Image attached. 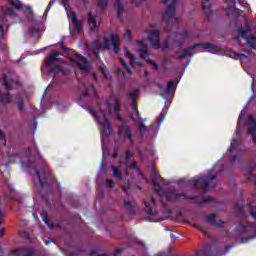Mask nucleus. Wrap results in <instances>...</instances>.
Masks as SVG:
<instances>
[{
	"label": "nucleus",
	"instance_id": "25",
	"mask_svg": "<svg viewBox=\"0 0 256 256\" xmlns=\"http://www.w3.org/2000/svg\"><path fill=\"white\" fill-rule=\"evenodd\" d=\"M97 5L101 11H105L109 7V0H98Z\"/></svg>",
	"mask_w": 256,
	"mask_h": 256
},
{
	"label": "nucleus",
	"instance_id": "26",
	"mask_svg": "<svg viewBox=\"0 0 256 256\" xmlns=\"http://www.w3.org/2000/svg\"><path fill=\"white\" fill-rule=\"evenodd\" d=\"M215 219H217V216L215 214H209L205 216V221L213 226L215 225Z\"/></svg>",
	"mask_w": 256,
	"mask_h": 256
},
{
	"label": "nucleus",
	"instance_id": "55",
	"mask_svg": "<svg viewBox=\"0 0 256 256\" xmlns=\"http://www.w3.org/2000/svg\"><path fill=\"white\" fill-rule=\"evenodd\" d=\"M130 65L131 67H135V65H137V59L135 57L133 59H130Z\"/></svg>",
	"mask_w": 256,
	"mask_h": 256
},
{
	"label": "nucleus",
	"instance_id": "8",
	"mask_svg": "<svg viewBox=\"0 0 256 256\" xmlns=\"http://www.w3.org/2000/svg\"><path fill=\"white\" fill-rule=\"evenodd\" d=\"M176 5L177 0H172L170 5L168 6V9L163 14L162 21L163 23H166V25H169V23H171V21L175 19Z\"/></svg>",
	"mask_w": 256,
	"mask_h": 256
},
{
	"label": "nucleus",
	"instance_id": "58",
	"mask_svg": "<svg viewBox=\"0 0 256 256\" xmlns=\"http://www.w3.org/2000/svg\"><path fill=\"white\" fill-rule=\"evenodd\" d=\"M116 117H117L118 121H120L121 123H125V121L123 120V117H121V114L117 113Z\"/></svg>",
	"mask_w": 256,
	"mask_h": 256
},
{
	"label": "nucleus",
	"instance_id": "37",
	"mask_svg": "<svg viewBox=\"0 0 256 256\" xmlns=\"http://www.w3.org/2000/svg\"><path fill=\"white\" fill-rule=\"evenodd\" d=\"M66 1H69V0H66ZM57 3V0H51L48 4V6L46 7V10L44 12V15H48L49 14V11H51V7H53V5Z\"/></svg>",
	"mask_w": 256,
	"mask_h": 256
},
{
	"label": "nucleus",
	"instance_id": "32",
	"mask_svg": "<svg viewBox=\"0 0 256 256\" xmlns=\"http://www.w3.org/2000/svg\"><path fill=\"white\" fill-rule=\"evenodd\" d=\"M6 211L0 208V225L3 224V219H5ZM3 237V229H0V238Z\"/></svg>",
	"mask_w": 256,
	"mask_h": 256
},
{
	"label": "nucleus",
	"instance_id": "56",
	"mask_svg": "<svg viewBox=\"0 0 256 256\" xmlns=\"http://www.w3.org/2000/svg\"><path fill=\"white\" fill-rule=\"evenodd\" d=\"M143 1L145 0H132V3H134V5H141Z\"/></svg>",
	"mask_w": 256,
	"mask_h": 256
},
{
	"label": "nucleus",
	"instance_id": "28",
	"mask_svg": "<svg viewBox=\"0 0 256 256\" xmlns=\"http://www.w3.org/2000/svg\"><path fill=\"white\" fill-rule=\"evenodd\" d=\"M124 207L127 209L128 213L133 214L135 211L133 210V204L129 200H124Z\"/></svg>",
	"mask_w": 256,
	"mask_h": 256
},
{
	"label": "nucleus",
	"instance_id": "41",
	"mask_svg": "<svg viewBox=\"0 0 256 256\" xmlns=\"http://www.w3.org/2000/svg\"><path fill=\"white\" fill-rule=\"evenodd\" d=\"M139 131L141 133H145V131H147V126L145 125V123L143 122V120H141L139 122Z\"/></svg>",
	"mask_w": 256,
	"mask_h": 256
},
{
	"label": "nucleus",
	"instance_id": "23",
	"mask_svg": "<svg viewBox=\"0 0 256 256\" xmlns=\"http://www.w3.org/2000/svg\"><path fill=\"white\" fill-rule=\"evenodd\" d=\"M110 169H111L114 177H116V179H123V173H121V171H119V169H117V167H115V165H111Z\"/></svg>",
	"mask_w": 256,
	"mask_h": 256
},
{
	"label": "nucleus",
	"instance_id": "62",
	"mask_svg": "<svg viewBox=\"0 0 256 256\" xmlns=\"http://www.w3.org/2000/svg\"><path fill=\"white\" fill-rule=\"evenodd\" d=\"M89 111H90L91 115H93V117H97V115H98L97 111H95L91 108L89 109Z\"/></svg>",
	"mask_w": 256,
	"mask_h": 256
},
{
	"label": "nucleus",
	"instance_id": "34",
	"mask_svg": "<svg viewBox=\"0 0 256 256\" xmlns=\"http://www.w3.org/2000/svg\"><path fill=\"white\" fill-rule=\"evenodd\" d=\"M144 205L146 207L147 215H151V216L155 215V211H153V209L151 208V204L149 202L144 201Z\"/></svg>",
	"mask_w": 256,
	"mask_h": 256
},
{
	"label": "nucleus",
	"instance_id": "39",
	"mask_svg": "<svg viewBox=\"0 0 256 256\" xmlns=\"http://www.w3.org/2000/svg\"><path fill=\"white\" fill-rule=\"evenodd\" d=\"M136 45H139L140 48L138 49H147V44H145V41L143 39L141 40H135Z\"/></svg>",
	"mask_w": 256,
	"mask_h": 256
},
{
	"label": "nucleus",
	"instance_id": "53",
	"mask_svg": "<svg viewBox=\"0 0 256 256\" xmlns=\"http://www.w3.org/2000/svg\"><path fill=\"white\" fill-rule=\"evenodd\" d=\"M115 102H116V104H115V106H114V113H119V103L117 102V99H115Z\"/></svg>",
	"mask_w": 256,
	"mask_h": 256
},
{
	"label": "nucleus",
	"instance_id": "50",
	"mask_svg": "<svg viewBox=\"0 0 256 256\" xmlns=\"http://www.w3.org/2000/svg\"><path fill=\"white\" fill-rule=\"evenodd\" d=\"M99 71L103 74L104 79H107V72L105 71V68L103 66L99 67Z\"/></svg>",
	"mask_w": 256,
	"mask_h": 256
},
{
	"label": "nucleus",
	"instance_id": "43",
	"mask_svg": "<svg viewBox=\"0 0 256 256\" xmlns=\"http://www.w3.org/2000/svg\"><path fill=\"white\" fill-rule=\"evenodd\" d=\"M225 225V220L220 219L219 221L215 220V224L213 227H223Z\"/></svg>",
	"mask_w": 256,
	"mask_h": 256
},
{
	"label": "nucleus",
	"instance_id": "44",
	"mask_svg": "<svg viewBox=\"0 0 256 256\" xmlns=\"http://www.w3.org/2000/svg\"><path fill=\"white\" fill-rule=\"evenodd\" d=\"M237 159H238V161H241V159H242V156L241 155H234V156H232L231 158H230V163H235V161H237Z\"/></svg>",
	"mask_w": 256,
	"mask_h": 256
},
{
	"label": "nucleus",
	"instance_id": "11",
	"mask_svg": "<svg viewBox=\"0 0 256 256\" xmlns=\"http://www.w3.org/2000/svg\"><path fill=\"white\" fill-rule=\"evenodd\" d=\"M70 15H71L73 31L76 32V35H79V33H81V31L83 30V21L77 18V14L75 12H71Z\"/></svg>",
	"mask_w": 256,
	"mask_h": 256
},
{
	"label": "nucleus",
	"instance_id": "46",
	"mask_svg": "<svg viewBox=\"0 0 256 256\" xmlns=\"http://www.w3.org/2000/svg\"><path fill=\"white\" fill-rule=\"evenodd\" d=\"M238 231H247V226L243 225V223H239L237 226Z\"/></svg>",
	"mask_w": 256,
	"mask_h": 256
},
{
	"label": "nucleus",
	"instance_id": "33",
	"mask_svg": "<svg viewBox=\"0 0 256 256\" xmlns=\"http://www.w3.org/2000/svg\"><path fill=\"white\" fill-rule=\"evenodd\" d=\"M110 43L111 45H119V36L110 33Z\"/></svg>",
	"mask_w": 256,
	"mask_h": 256
},
{
	"label": "nucleus",
	"instance_id": "57",
	"mask_svg": "<svg viewBox=\"0 0 256 256\" xmlns=\"http://www.w3.org/2000/svg\"><path fill=\"white\" fill-rule=\"evenodd\" d=\"M107 185H109V187H113V185H115V181L113 180H106Z\"/></svg>",
	"mask_w": 256,
	"mask_h": 256
},
{
	"label": "nucleus",
	"instance_id": "31",
	"mask_svg": "<svg viewBox=\"0 0 256 256\" xmlns=\"http://www.w3.org/2000/svg\"><path fill=\"white\" fill-rule=\"evenodd\" d=\"M10 5L17 11H21V9H23V4L21 3V1H10Z\"/></svg>",
	"mask_w": 256,
	"mask_h": 256
},
{
	"label": "nucleus",
	"instance_id": "20",
	"mask_svg": "<svg viewBox=\"0 0 256 256\" xmlns=\"http://www.w3.org/2000/svg\"><path fill=\"white\" fill-rule=\"evenodd\" d=\"M13 97L16 99V103L18 105V111H25V103L23 101V98L19 96V94L13 95Z\"/></svg>",
	"mask_w": 256,
	"mask_h": 256
},
{
	"label": "nucleus",
	"instance_id": "15",
	"mask_svg": "<svg viewBox=\"0 0 256 256\" xmlns=\"http://www.w3.org/2000/svg\"><path fill=\"white\" fill-rule=\"evenodd\" d=\"M88 25H90V31H95L97 29V17L93 15V12L89 11L87 13Z\"/></svg>",
	"mask_w": 256,
	"mask_h": 256
},
{
	"label": "nucleus",
	"instance_id": "54",
	"mask_svg": "<svg viewBox=\"0 0 256 256\" xmlns=\"http://www.w3.org/2000/svg\"><path fill=\"white\" fill-rule=\"evenodd\" d=\"M151 179H152V183H153V179H155V181H157V179H159V173L154 172V173L152 174Z\"/></svg>",
	"mask_w": 256,
	"mask_h": 256
},
{
	"label": "nucleus",
	"instance_id": "51",
	"mask_svg": "<svg viewBox=\"0 0 256 256\" xmlns=\"http://www.w3.org/2000/svg\"><path fill=\"white\" fill-rule=\"evenodd\" d=\"M112 47L115 53H119L120 51L119 44H112Z\"/></svg>",
	"mask_w": 256,
	"mask_h": 256
},
{
	"label": "nucleus",
	"instance_id": "47",
	"mask_svg": "<svg viewBox=\"0 0 256 256\" xmlns=\"http://www.w3.org/2000/svg\"><path fill=\"white\" fill-rule=\"evenodd\" d=\"M125 55L130 60L135 58V55H133L129 50H125Z\"/></svg>",
	"mask_w": 256,
	"mask_h": 256
},
{
	"label": "nucleus",
	"instance_id": "12",
	"mask_svg": "<svg viewBox=\"0 0 256 256\" xmlns=\"http://www.w3.org/2000/svg\"><path fill=\"white\" fill-rule=\"evenodd\" d=\"M59 51L52 50L51 54L47 56L44 66L45 67H51L54 63H59Z\"/></svg>",
	"mask_w": 256,
	"mask_h": 256
},
{
	"label": "nucleus",
	"instance_id": "64",
	"mask_svg": "<svg viewBox=\"0 0 256 256\" xmlns=\"http://www.w3.org/2000/svg\"><path fill=\"white\" fill-rule=\"evenodd\" d=\"M252 136V141L253 143L256 144V134H250Z\"/></svg>",
	"mask_w": 256,
	"mask_h": 256
},
{
	"label": "nucleus",
	"instance_id": "36",
	"mask_svg": "<svg viewBox=\"0 0 256 256\" xmlns=\"http://www.w3.org/2000/svg\"><path fill=\"white\" fill-rule=\"evenodd\" d=\"M146 63H148V65H152V67H154L155 71H159V64L155 61H153V59L148 58L146 59Z\"/></svg>",
	"mask_w": 256,
	"mask_h": 256
},
{
	"label": "nucleus",
	"instance_id": "24",
	"mask_svg": "<svg viewBox=\"0 0 256 256\" xmlns=\"http://www.w3.org/2000/svg\"><path fill=\"white\" fill-rule=\"evenodd\" d=\"M246 42L248 43L249 47H251V49L256 50V37L255 36H248L246 38Z\"/></svg>",
	"mask_w": 256,
	"mask_h": 256
},
{
	"label": "nucleus",
	"instance_id": "9",
	"mask_svg": "<svg viewBox=\"0 0 256 256\" xmlns=\"http://www.w3.org/2000/svg\"><path fill=\"white\" fill-rule=\"evenodd\" d=\"M118 136L123 137L124 139H129L130 144L135 145V139L133 138V130L131 129V126H127L125 123H122L118 130Z\"/></svg>",
	"mask_w": 256,
	"mask_h": 256
},
{
	"label": "nucleus",
	"instance_id": "4",
	"mask_svg": "<svg viewBox=\"0 0 256 256\" xmlns=\"http://www.w3.org/2000/svg\"><path fill=\"white\" fill-rule=\"evenodd\" d=\"M32 169L36 173L38 177V184H36V187H41L42 189H47V191H52L53 189V183H55V177L49 170L45 169L41 172L38 171L37 167L33 166Z\"/></svg>",
	"mask_w": 256,
	"mask_h": 256
},
{
	"label": "nucleus",
	"instance_id": "21",
	"mask_svg": "<svg viewBox=\"0 0 256 256\" xmlns=\"http://www.w3.org/2000/svg\"><path fill=\"white\" fill-rule=\"evenodd\" d=\"M41 218L43 223L49 227V229H53V223H51V220H49V216L47 215V212H42L41 213Z\"/></svg>",
	"mask_w": 256,
	"mask_h": 256
},
{
	"label": "nucleus",
	"instance_id": "3",
	"mask_svg": "<svg viewBox=\"0 0 256 256\" xmlns=\"http://www.w3.org/2000/svg\"><path fill=\"white\" fill-rule=\"evenodd\" d=\"M189 183H193L195 191H199V189L203 187V193H208L210 187L213 189L214 187H217V175H203L198 179L189 180Z\"/></svg>",
	"mask_w": 256,
	"mask_h": 256
},
{
	"label": "nucleus",
	"instance_id": "48",
	"mask_svg": "<svg viewBox=\"0 0 256 256\" xmlns=\"http://www.w3.org/2000/svg\"><path fill=\"white\" fill-rule=\"evenodd\" d=\"M124 38L127 37L128 41H131V30L130 29H126V32L123 36Z\"/></svg>",
	"mask_w": 256,
	"mask_h": 256
},
{
	"label": "nucleus",
	"instance_id": "40",
	"mask_svg": "<svg viewBox=\"0 0 256 256\" xmlns=\"http://www.w3.org/2000/svg\"><path fill=\"white\" fill-rule=\"evenodd\" d=\"M103 41V47L104 49H107V51H109V49H111V45L109 44V40H107L106 37L102 38Z\"/></svg>",
	"mask_w": 256,
	"mask_h": 256
},
{
	"label": "nucleus",
	"instance_id": "59",
	"mask_svg": "<svg viewBox=\"0 0 256 256\" xmlns=\"http://www.w3.org/2000/svg\"><path fill=\"white\" fill-rule=\"evenodd\" d=\"M11 199L14 200L15 203H19V204L23 203V201L21 200V198L11 197Z\"/></svg>",
	"mask_w": 256,
	"mask_h": 256
},
{
	"label": "nucleus",
	"instance_id": "29",
	"mask_svg": "<svg viewBox=\"0 0 256 256\" xmlns=\"http://www.w3.org/2000/svg\"><path fill=\"white\" fill-rule=\"evenodd\" d=\"M180 39L181 41H187V39H191V34H189V32L184 29L180 32Z\"/></svg>",
	"mask_w": 256,
	"mask_h": 256
},
{
	"label": "nucleus",
	"instance_id": "16",
	"mask_svg": "<svg viewBox=\"0 0 256 256\" xmlns=\"http://www.w3.org/2000/svg\"><path fill=\"white\" fill-rule=\"evenodd\" d=\"M247 125L249 127L248 130H247L248 135L256 134V120H255V117L249 116Z\"/></svg>",
	"mask_w": 256,
	"mask_h": 256
},
{
	"label": "nucleus",
	"instance_id": "42",
	"mask_svg": "<svg viewBox=\"0 0 256 256\" xmlns=\"http://www.w3.org/2000/svg\"><path fill=\"white\" fill-rule=\"evenodd\" d=\"M125 159H126V162L129 163V161H131V149H126V152H125Z\"/></svg>",
	"mask_w": 256,
	"mask_h": 256
},
{
	"label": "nucleus",
	"instance_id": "49",
	"mask_svg": "<svg viewBox=\"0 0 256 256\" xmlns=\"http://www.w3.org/2000/svg\"><path fill=\"white\" fill-rule=\"evenodd\" d=\"M131 107L133 109V111H137V100H131Z\"/></svg>",
	"mask_w": 256,
	"mask_h": 256
},
{
	"label": "nucleus",
	"instance_id": "10",
	"mask_svg": "<svg viewBox=\"0 0 256 256\" xmlns=\"http://www.w3.org/2000/svg\"><path fill=\"white\" fill-rule=\"evenodd\" d=\"M148 41L154 49H159L161 44H159V30H151L148 33Z\"/></svg>",
	"mask_w": 256,
	"mask_h": 256
},
{
	"label": "nucleus",
	"instance_id": "30",
	"mask_svg": "<svg viewBox=\"0 0 256 256\" xmlns=\"http://www.w3.org/2000/svg\"><path fill=\"white\" fill-rule=\"evenodd\" d=\"M127 97L131 99V101H134L139 97V89L132 90L129 94H127Z\"/></svg>",
	"mask_w": 256,
	"mask_h": 256
},
{
	"label": "nucleus",
	"instance_id": "5",
	"mask_svg": "<svg viewBox=\"0 0 256 256\" xmlns=\"http://www.w3.org/2000/svg\"><path fill=\"white\" fill-rule=\"evenodd\" d=\"M194 49H210L211 53H216V51H221V46H217L212 43H195L182 50L183 53L178 56L179 61H183V59L191 57V55H193L191 51H194Z\"/></svg>",
	"mask_w": 256,
	"mask_h": 256
},
{
	"label": "nucleus",
	"instance_id": "19",
	"mask_svg": "<svg viewBox=\"0 0 256 256\" xmlns=\"http://www.w3.org/2000/svg\"><path fill=\"white\" fill-rule=\"evenodd\" d=\"M153 185H154V191L155 193H157V195H161V197H163V195H165V190L163 189V187H161V185L159 184L158 181H156L155 179H153Z\"/></svg>",
	"mask_w": 256,
	"mask_h": 256
},
{
	"label": "nucleus",
	"instance_id": "52",
	"mask_svg": "<svg viewBox=\"0 0 256 256\" xmlns=\"http://www.w3.org/2000/svg\"><path fill=\"white\" fill-rule=\"evenodd\" d=\"M250 215L251 217H253V219H256V207L252 208V210L250 211Z\"/></svg>",
	"mask_w": 256,
	"mask_h": 256
},
{
	"label": "nucleus",
	"instance_id": "63",
	"mask_svg": "<svg viewBox=\"0 0 256 256\" xmlns=\"http://www.w3.org/2000/svg\"><path fill=\"white\" fill-rule=\"evenodd\" d=\"M0 139H2V141H5V133H3V130L0 129Z\"/></svg>",
	"mask_w": 256,
	"mask_h": 256
},
{
	"label": "nucleus",
	"instance_id": "6",
	"mask_svg": "<svg viewBox=\"0 0 256 256\" xmlns=\"http://www.w3.org/2000/svg\"><path fill=\"white\" fill-rule=\"evenodd\" d=\"M227 5L226 11H235V3L237 0H222ZM202 11L206 19H211L213 10L211 9V0H202Z\"/></svg>",
	"mask_w": 256,
	"mask_h": 256
},
{
	"label": "nucleus",
	"instance_id": "35",
	"mask_svg": "<svg viewBox=\"0 0 256 256\" xmlns=\"http://www.w3.org/2000/svg\"><path fill=\"white\" fill-rule=\"evenodd\" d=\"M138 51L140 52V58L141 59H147L149 57V51L147 50V48L138 49Z\"/></svg>",
	"mask_w": 256,
	"mask_h": 256
},
{
	"label": "nucleus",
	"instance_id": "22",
	"mask_svg": "<svg viewBox=\"0 0 256 256\" xmlns=\"http://www.w3.org/2000/svg\"><path fill=\"white\" fill-rule=\"evenodd\" d=\"M100 113H102V115L104 116V122L101 123V126L109 131V129H111V122H109V120L107 119V115H105L103 109H100Z\"/></svg>",
	"mask_w": 256,
	"mask_h": 256
},
{
	"label": "nucleus",
	"instance_id": "17",
	"mask_svg": "<svg viewBox=\"0 0 256 256\" xmlns=\"http://www.w3.org/2000/svg\"><path fill=\"white\" fill-rule=\"evenodd\" d=\"M59 73H62V75H67V70H65L63 66L56 65L48 71V75H59Z\"/></svg>",
	"mask_w": 256,
	"mask_h": 256
},
{
	"label": "nucleus",
	"instance_id": "2",
	"mask_svg": "<svg viewBox=\"0 0 256 256\" xmlns=\"http://www.w3.org/2000/svg\"><path fill=\"white\" fill-rule=\"evenodd\" d=\"M59 45H60V48L62 49V51H64V53H66L68 55L71 63H75V65H77V67L81 71H85L86 73L90 71L89 66L83 64V63H89V59H87L83 55L79 54L77 51H75L71 48H68L67 46H65L63 44V42H59ZM79 61H82V63Z\"/></svg>",
	"mask_w": 256,
	"mask_h": 256
},
{
	"label": "nucleus",
	"instance_id": "27",
	"mask_svg": "<svg viewBox=\"0 0 256 256\" xmlns=\"http://www.w3.org/2000/svg\"><path fill=\"white\" fill-rule=\"evenodd\" d=\"M119 61L122 67H124V69L127 71V73L131 75L133 71H131V66H129V63H127L123 58H120Z\"/></svg>",
	"mask_w": 256,
	"mask_h": 256
},
{
	"label": "nucleus",
	"instance_id": "7",
	"mask_svg": "<svg viewBox=\"0 0 256 256\" xmlns=\"http://www.w3.org/2000/svg\"><path fill=\"white\" fill-rule=\"evenodd\" d=\"M3 85L6 88L7 92L2 93L0 91V103L3 105H7L8 103H11V94L9 91H13V85H19L17 81H8L7 74H3Z\"/></svg>",
	"mask_w": 256,
	"mask_h": 256
},
{
	"label": "nucleus",
	"instance_id": "60",
	"mask_svg": "<svg viewBox=\"0 0 256 256\" xmlns=\"http://www.w3.org/2000/svg\"><path fill=\"white\" fill-rule=\"evenodd\" d=\"M87 95H88L87 90H84V91L82 92V94L80 95L79 99H83V97H87Z\"/></svg>",
	"mask_w": 256,
	"mask_h": 256
},
{
	"label": "nucleus",
	"instance_id": "13",
	"mask_svg": "<svg viewBox=\"0 0 256 256\" xmlns=\"http://www.w3.org/2000/svg\"><path fill=\"white\" fill-rule=\"evenodd\" d=\"M178 85H179L178 79L170 80L164 90V93L166 95H171L173 97L175 95V91H176Z\"/></svg>",
	"mask_w": 256,
	"mask_h": 256
},
{
	"label": "nucleus",
	"instance_id": "1",
	"mask_svg": "<svg viewBox=\"0 0 256 256\" xmlns=\"http://www.w3.org/2000/svg\"><path fill=\"white\" fill-rule=\"evenodd\" d=\"M162 197H165L169 203H175L176 201H181V199H189L190 201H194L196 205L213 202V197L211 196L187 195V193L181 194L172 190L164 192Z\"/></svg>",
	"mask_w": 256,
	"mask_h": 256
},
{
	"label": "nucleus",
	"instance_id": "14",
	"mask_svg": "<svg viewBox=\"0 0 256 256\" xmlns=\"http://www.w3.org/2000/svg\"><path fill=\"white\" fill-rule=\"evenodd\" d=\"M11 254L15 256H32V255H35V250L29 247H24L22 249L11 250Z\"/></svg>",
	"mask_w": 256,
	"mask_h": 256
},
{
	"label": "nucleus",
	"instance_id": "61",
	"mask_svg": "<svg viewBox=\"0 0 256 256\" xmlns=\"http://www.w3.org/2000/svg\"><path fill=\"white\" fill-rule=\"evenodd\" d=\"M130 119L133 121V123H137V118H135V114H130Z\"/></svg>",
	"mask_w": 256,
	"mask_h": 256
},
{
	"label": "nucleus",
	"instance_id": "45",
	"mask_svg": "<svg viewBox=\"0 0 256 256\" xmlns=\"http://www.w3.org/2000/svg\"><path fill=\"white\" fill-rule=\"evenodd\" d=\"M247 29H245V28H239L238 29V35H239V37H243V35H247Z\"/></svg>",
	"mask_w": 256,
	"mask_h": 256
},
{
	"label": "nucleus",
	"instance_id": "38",
	"mask_svg": "<svg viewBox=\"0 0 256 256\" xmlns=\"http://www.w3.org/2000/svg\"><path fill=\"white\" fill-rule=\"evenodd\" d=\"M28 33L30 35H32V37H35V36L39 35V29H37L35 27H31L28 29Z\"/></svg>",
	"mask_w": 256,
	"mask_h": 256
},
{
	"label": "nucleus",
	"instance_id": "18",
	"mask_svg": "<svg viewBox=\"0 0 256 256\" xmlns=\"http://www.w3.org/2000/svg\"><path fill=\"white\" fill-rule=\"evenodd\" d=\"M116 9H117L118 19H122L123 13H125V6L123 5L122 0H116Z\"/></svg>",
	"mask_w": 256,
	"mask_h": 256
}]
</instances>
